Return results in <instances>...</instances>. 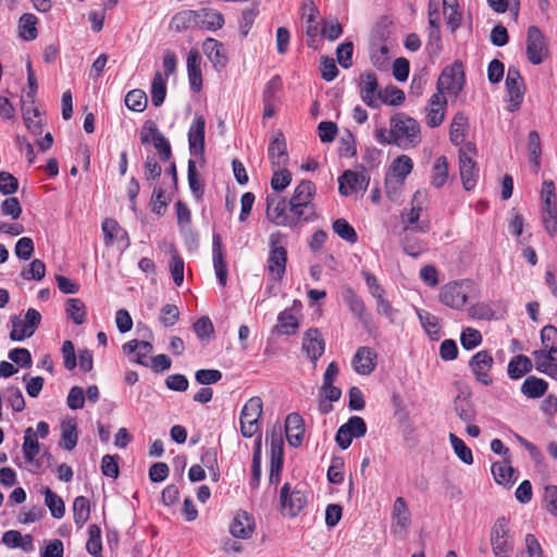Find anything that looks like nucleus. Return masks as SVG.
Listing matches in <instances>:
<instances>
[{
	"label": "nucleus",
	"mask_w": 557,
	"mask_h": 557,
	"mask_svg": "<svg viewBox=\"0 0 557 557\" xmlns=\"http://www.w3.org/2000/svg\"><path fill=\"white\" fill-rule=\"evenodd\" d=\"M45 504L49 508L51 516L61 519L65 513L64 502L49 487L45 490Z\"/></svg>",
	"instance_id": "obj_54"
},
{
	"label": "nucleus",
	"mask_w": 557,
	"mask_h": 557,
	"mask_svg": "<svg viewBox=\"0 0 557 557\" xmlns=\"http://www.w3.org/2000/svg\"><path fill=\"white\" fill-rule=\"evenodd\" d=\"M527 55L532 64H541L546 55L544 37L537 26L528 28Z\"/></svg>",
	"instance_id": "obj_15"
},
{
	"label": "nucleus",
	"mask_w": 557,
	"mask_h": 557,
	"mask_svg": "<svg viewBox=\"0 0 557 557\" xmlns=\"http://www.w3.org/2000/svg\"><path fill=\"white\" fill-rule=\"evenodd\" d=\"M223 243L220 234H213L212 236V260L214 271L219 283L222 286L226 285L227 281V264L224 260Z\"/></svg>",
	"instance_id": "obj_23"
},
{
	"label": "nucleus",
	"mask_w": 557,
	"mask_h": 557,
	"mask_svg": "<svg viewBox=\"0 0 557 557\" xmlns=\"http://www.w3.org/2000/svg\"><path fill=\"white\" fill-rule=\"evenodd\" d=\"M298 327V320L290 310L285 309L278 314L277 324L275 325V330L277 332L285 335H290L294 334Z\"/></svg>",
	"instance_id": "obj_47"
},
{
	"label": "nucleus",
	"mask_w": 557,
	"mask_h": 557,
	"mask_svg": "<svg viewBox=\"0 0 557 557\" xmlns=\"http://www.w3.org/2000/svg\"><path fill=\"white\" fill-rule=\"evenodd\" d=\"M285 433L290 446L298 447L301 445L304 440L305 425L300 414L292 412L286 417Z\"/></svg>",
	"instance_id": "obj_26"
},
{
	"label": "nucleus",
	"mask_w": 557,
	"mask_h": 557,
	"mask_svg": "<svg viewBox=\"0 0 557 557\" xmlns=\"http://www.w3.org/2000/svg\"><path fill=\"white\" fill-rule=\"evenodd\" d=\"M445 104L446 99L441 92H436L430 98L426 108V124L430 127H437L443 123Z\"/></svg>",
	"instance_id": "obj_29"
},
{
	"label": "nucleus",
	"mask_w": 557,
	"mask_h": 557,
	"mask_svg": "<svg viewBox=\"0 0 557 557\" xmlns=\"http://www.w3.org/2000/svg\"><path fill=\"white\" fill-rule=\"evenodd\" d=\"M187 180L193 195L197 199H200L203 195V183L199 177V173L196 168V162L191 159L188 161Z\"/></svg>",
	"instance_id": "obj_56"
},
{
	"label": "nucleus",
	"mask_w": 557,
	"mask_h": 557,
	"mask_svg": "<svg viewBox=\"0 0 557 557\" xmlns=\"http://www.w3.org/2000/svg\"><path fill=\"white\" fill-rule=\"evenodd\" d=\"M40 322L41 314L34 308L27 309L24 319H21L18 315H13L11 318L12 331L10 333V338L14 342H22L25 338L33 336Z\"/></svg>",
	"instance_id": "obj_5"
},
{
	"label": "nucleus",
	"mask_w": 557,
	"mask_h": 557,
	"mask_svg": "<svg viewBox=\"0 0 557 557\" xmlns=\"http://www.w3.org/2000/svg\"><path fill=\"white\" fill-rule=\"evenodd\" d=\"M459 172L463 188L471 190L476 185L479 177V169L472 157H466L465 153L459 154Z\"/></svg>",
	"instance_id": "obj_27"
},
{
	"label": "nucleus",
	"mask_w": 557,
	"mask_h": 557,
	"mask_svg": "<svg viewBox=\"0 0 557 557\" xmlns=\"http://www.w3.org/2000/svg\"><path fill=\"white\" fill-rule=\"evenodd\" d=\"M45 274H46V265L39 259L33 260L29 263L28 269H24L21 272V276L27 281H30V280L40 281L45 277Z\"/></svg>",
	"instance_id": "obj_64"
},
{
	"label": "nucleus",
	"mask_w": 557,
	"mask_h": 557,
	"mask_svg": "<svg viewBox=\"0 0 557 557\" xmlns=\"http://www.w3.org/2000/svg\"><path fill=\"white\" fill-rule=\"evenodd\" d=\"M281 512L283 516L295 518L307 506L308 495L299 484L292 488L285 483L280 492Z\"/></svg>",
	"instance_id": "obj_3"
},
{
	"label": "nucleus",
	"mask_w": 557,
	"mask_h": 557,
	"mask_svg": "<svg viewBox=\"0 0 557 557\" xmlns=\"http://www.w3.org/2000/svg\"><path fill=\"white\" fill-rule=\"evenodd\" d=\"M548 384L543 379L529 376L521 386V392L528 398H540L547 391Z\"/></svg>",
	"instance_id": "obj_38"
},
{
	"label": "nucleus",
	"mask_w": 557,
	"mask_h": 557,
	"mask_svg": "<svg viewBox=\"0 0 557 557\" xmlns=\"http://www.w3.org/2000/svg\"><path fill=\"white\" fill-rule=\"evenodd\" d=\"M102 232L104 235V245L111 246L114 242H125V247L129 246L127 232L120 226L114 219H106L102 222Z\"/></svg>",
	"instance_id": "obj_31"
},
{
	"label": "nucleus",
	"mask_w": 557,
	"mask_h": 557,
	"mask_svg": "<svg viewBox=\"0 0 557 557\" xmlns=\"http://www.w3.org/2000/svg\"><path fill=\"white\" fill-rule=\"evenodd\" d=\"M492 550L495 557H510L513 553V542L511 537L491 539Z\"/></svg>",
	"instance_id": "obj_63"
},
{
	"label": "nucleus",
	"mask_w": 557,
	"mask_h": 557,
	"mask_svg": "<svg viewBox=\"0 0 557 557\" xmlns=\"http://www.w3.org/2000/svg\"><path fill=\"white\" fill-rule=\"evenodd\" d=\"M202 50L216 71H221L226 66L227 57L222 42L214 38H207L202 42Z\"/></svg>",
	"instance_id": "obj_25"
},
{
	"label": "nucleus",
	"mask_w": 557,
	"mask_h": 557,
	"mask_svg": "<svg viewBox=\"0 0 557 557\" xmlns=\"http://www.w3.org/2000/svg\"><path fill=\"white\" fill-rule=\"evenodd\" d=\"M424 198L425 191L417 190L411 201V209L401 214L405 232L418 231L421 233H428L430 231V221H419L422 212V200Z\"/></svg>",
	"instance_id": "obj_8"
},
{
	"label": "nucleus",
	"mask_w": 557,
	"mask_h": 557,
	"mask_svg": "<svg viewBox=\"0 0 557 557\" xmlns=\"http://www.w3.org/2000/svg\"><path fill=\"white\" fill-rule=\"evenodd\" d=\"M377 96L379 107L381 103L397 107L400 106L406 99L405 92L394 85H389L384 89H380Z\"/></svg>",
	"instance_id": "obj_41"
},
{
	"label": "nucleus",
	"mask_w": 557,
	"mask_h": 557,
	"mask_svg": "<svg viewBox=\"0 0 557 557\" xmlns=\"http://www.w3.org/2000/svg\"><path fill=\"white\" fill-rule=\"evenodd\" d=\"M292 182V174L286 169V166L283 168H275L273 176L271 178V187L275 191H283Z\"/></svg>",
	"instance_id": "obj_62"
},
{
	"label": "nucleus",
	"mask_w": 557,
	"mask_h": 557,
	"mask_svg": "<svg viewBox=\"0 0 557 557\" xmlns=\"http://www.w3.org/2000/svg\"><path fill=\"white\" fill-rule=\"evenodd\" d=\"M523 81L519 70L509 66L506 76V88L509 94V110L516 111L523 100Z\"/></svg>",
	"instance_id": "obj_14"
},
{
	"label": "nucleus",
	"mask_w": 557,
	"mask_h": 557,
	"mask_svg": "<svg viewBox=\"0 0 557 557\" xmlns=\"http://www.w3.org/2000/svg\"><path fill=\"white\" fill-rule=\"evenodd\" d=\"M370 58L372 64L377 70H386L388 66V47L386 45H380L372 42L370 48Z\"/></svg>",
	"instance_id": "obj_51"
},
{
	"label": "nucleus",
	"mask_w": 557,
	"mask_h": 557,
	"mask_svg": "<svg viewBox=\"0 0 557 557\" xmlns=\"http://www.w3.org/2000/svg\"><path fill=\"white\" fill-rule=\"evenodd\" d=\"M197 10H185L176 13L172 17L171 25L177 32L181 33L188 28H197Z\"/></svg>",
	"instance_id": "obj_40"
},
{
	"label": "nucleus",
	"mask_w": 557,
	"mask_h": 557,
	"mask_svg": "<svg viewBox=\"0 0 557 557\" xmlns=\"http://www.w3.org/2000/svg\"><path fill=\"white\" fill-rule=\"evenodd\" d=\"M413 162L410 157L401 154L397 157L391 165L393 175L397 178V184L403 185L405 178L411 173Z\"/></svg>",
	"instance_id": "obj_39"
},
{
	"label": "nucleus",
	"mask_w": 557,
	"mask_h": 557,
	"mask_svg": "<svg viewBox=\"0 0 557 557\" xmlns=\"http://www.w3.org/2000/svg\"><path fill=\"white\" fill-rule=\"evenodd\" d=\"M555 352L533 351L536 370L557 380V359Z\"/></svg>",
	"instance_id": "obj_33"
},
{
	"label": "nucleus",
	"mask_w": 557,
	"mask_h": 557,
	"mask_svg": "<svg viewBox=\"0 0 557 557\" xmlns=\"http://www.w3.org/2000/svg\"><path fill=\"white\" fill-rule=\"evenodd\" d=\"M532 369V362L529 357L518 355L508 363V375L510 379L518 380Z\"/></svg>",
	"instance_id": "obj_42"
},
{
	"label": "nucleus",
	"mask_w": 557,
	"mask_h": 557,
	"mask_svg": "<svg viewBox=\"0 0 557 557\" xmlns=\"http://www.w3.org/2000/svg\"><path fill=\"white\" fill-rule=\"evenodd\" d=\"M315 195V185L311 181H301L294 190L289 203H299L308 207L313 206L312 199Z\"/></svg>",
	"instance_id": "obj_34"
},
{
	"label": "nucleus",
	"mask_w": 557,
	"mask_h": 557,
	"mask_svg": "<svg viewBox=\"0 0 557 557\" xmlns=\"http://www.w3.org/2000/svg\"><path fill=\"white\" fill-rule=\"evenodd\" d=\"M492 473L498 484L509 485L515 473L513 468L510 466V457H507L505 462H494L492 465Z\"/></svg>",
	"instance_id": "obj_44"
},
{
	"label": "nucleus",
	"mask_w": 557,
	"mask_h": 557,
	"mask_svg": "<svg viewBox=\"0 0 557 557\" xmlns=\"http://www.w3.org/2000/svg\"><path fill=\"white\" fill-rule=\"evenodd\" d=\"M262 409V399L258 396L249 398L244 405L239 417L240 433L244 437L249 438L259 433Z\"/></svg>",
	"instance_id": "obj_4"
},
{
	"label": "nucleus",
	"mask_w": 557,
	"mask_h": 557,
	"mask_svg": "<svg viewBox=\"0 0 557 557\" xmlns=\"http://www.w3.org/2000/svg\"><path fill=\"white\" fill-rule=\"evenodd\" d=\"M151 101L154 107H160L166 96V79L160 72H157L151 82Z\"/></svg>",
	"instance_id": "obj_48"
},
{
	"label": "nucleus",
	"mask_w": 557,
	"mask_h": 557,
	"mask_svg": "<svg viewBox=\"0 0 557 557\" xmlns=\"http://www.w3.org/2000/svg\"><path fill=\"white\" fill-rule=\"evenodd\" d=\"M122 350L127 356L134 355L131 361L144 367H149V361L151 360L149 356L153 350V347L149 342L132 339L122 346Z\"/></svg>",
	"instance_id": "obj_20"
},
{
	"label": "nucleus",
	"mask_w": 557,
	"mask_h": 557,
	"mask_svg": "<svg viewBox=\"0 0 557 557\" xmlns=\"http://www.w3.org/2000/svg\"><path fill=\"white\" fill-rule=\"evenodd\" d=\"M344 302L348 306L352 315L360 321L362 326L368 331H372V318L367 311L362 298L349 286L342 292Z\"/></svg>",
	"instance_id": "obj_10"
},
{
	"label": "nucleus",
	"mask_w": 557,
	"mask_h": 557,
	"mask_svg": "<svg viewBox=\"0 0 557 557\" xmlns=\"http://www.w3.org/2000/svg\"><path fill=\"white\" fill-rule=\"evenodd\" d=\"M374 138L381 145H395L403 150H410L422 141L421 127L416 119L398 112L391 116L389 129L376 128Z\"/></svg>",
	"instance_id": "obj_1"
},
{
	"label": "nucleus",
	"mask_w": 557,
	"mask_h": 557,
	"mask_svg": "<svg viewBox=\"0 0 557 557\" xmlns=\"http://www.w3.org/2000/svg\"><path fill=\"white\" fill-rule=\"evenodd\" d=\"M359 78L360 98L368 107L377 109V92H380V89L376 75L373 72H366L362 73Z\"/></svg>",
	"instance_id": "obj_16"
},
{
	"label": "nucleus",
	"mask_w": 557,
	"mask_h": 557,
	"mask_svg": "<svg viewBox=\"0 0 557 557\" xmlns=\"http://www.w3.org/2000/svg\"><path fill=\"white\" fill-rule=\"evenodd\" d=\"M267 215L268 219L278 226L290 225L293 222L288 220V202L285 198L278 196L267 197Z\"/></svg>",
	"instance_id": "obj_17"
},
{
	"label": "nucleus",
	"mask_w": 557,
	"mask_h": 557,
	"mask_svg": "<svg viewBox=\"0 0 557 557\" xmlns=\"http://www.w3.org/2000/svg\"><path fill=\"white\" fill-rule=\"evenodd\" d=\"M376 352L368 346L358 348L352 358L354 370L361 375L371 374L376 367Z\"/></svg>",
	"instance_id": "obj_21"
},
{
	"label": "nucleus",
	"mask_w": 557,
	"mask_h": 557,
	"mask_svg": "<svg viewBox=\"0 0 557 557\" xmlns=\"http://www.w3.org/2000/svg\"><path fill=\"white\" fill-rule=\"evenodd\" d=\"M197 28L215 32L223 27V14L212 8H201L197 10Z\"/></svg>",
	"instance_id": "obj_24"
},
{
	"label": "nucleus",
	"mask_w": 557,
	"mask_h": 557,
	"mask_svg": "<svg viewBox=\"0 0 557 557\" xmlns=\"http://www.w3.org/2000/svg\"><path fill=\"white\" fill-rule=\"evenodd\" d=\"M391 532L405 535L411 525V512L404 497H397L392 508Z\"/></svg>",
	"instance_id": "obj_12"
},
{
	"label": "nucleus",
	"mask_w": 557,
	"mask_h": 557,
	"mask_svg": "<svg viewBox=\"0 0 557 557\" xmlns=\"http://www.w3.org/2000/svg\"><path fill=\"white\" fill-rule=\"evenodd\" d=\"M494 364L493 356L487 350L478 351L470 359L469 367L474 374L475 379L483 385H491L493 380L488 372Z\"/></svg>",
	"instance_id": "obj_13"
},
{
	"label": "nucleus",
	"mask_w": 557,
	"mask_h": 557,
	"mask_svg": "<svg viewBox=\"0 0 557 557\" xmlns=\"http://www.w3.org/2000/svg\"><path fill=\"white\" fill-rule=\"evenodd\" d=\"M541 342L543 349L539 351L557 352V327L554 325H545L541 330Z\"/></svg>",
	"instance_id": "obj_59"
},
{
	"label": "nucleus",
	"mask_w": 557,
	"mask_h": 557,
	"mask_svg": "<svg viewBox=\"0 0 557 557\" xmlns=\"http://www.w3.org/2000/svg\"><path fill=\"white\" fill-rule=\"evenodd\" d=\"M314 215V206H301L299 203H289L288 202V220H290L293 223L290 225H286L287 227H294L299 222H308L310 221Z\"/></svg>",
	"instance_id": "obj_37"
},
{
	"label": "nucleus",
	"mask_w": 557,
	"mask_h": 557,
	"mask_svg": "<svg viewBox=\"0 0 557 557\" xmlns=\"http://www.w3.org/2000/svg\"><path fill=\"white\" fill-rule=\"evenodd\" d=\"M449 441L458 458L466 465H471L473 462L472 451L465 442L454 433H449Z\"/></svg>",
	"instance_id": "obj_60"
},
{
	"label": "nucleus",
	"mask_w": 557,
	"mask_h": 557,
	"mask_svg": "<svg viewBox=\"0 0 557 557\" xmlns=\"http://www.w3.org/2000/svg\"><path fill=\"white\" fill-rule=\"evenodd\" d=\"M37 17L32 13H24L18 20V36L27 41L34 40L38 36Z\"/></svg>",
	"instance_id": "obj_36"
},
{
	"label": "nucleus",
	"mask_w": 557,
	"mask_h": 557,
	"mask_svg": "<svg viewBox=\"0 0 557 557\" xmlns=\"http://www.w3.org/2000/svg\"><path fill=\"white\" fill-rule=\"evenodd\" d=\"M61 430L62 434L60 446L66 450L74 449L78 440L76 423L73 420L63 422L61 424Z\"/></svg>",
	"instance_id": "obj_46"
},
{
	"label": "nucleus",
	"mask_w": 557,
	"mask_h": 557,
	"mask_svg": "<svg viewBox=\"0 0 557 557\" xmlns=\"http://www.w3.org/2000/svg\"><path fill=\"white\" fill-rule=\"evenodd\" d=\"M206 121L202 115H196L188 132L189 151L191 156L202 158L205 154Z\"/></svg>",
	"instance_id": "obj_18"
},
{
	"label": "nucleus",
	"mask_w": 557,
	"mask_h": 557,
	"mask_svg": "<svg viewBox=\"0 0 557 557\" xmlns=\"http://www.w3.org/2000/svg\"><path fill=\"white\" fill-rule=\"evenodd\" d=\"M420 323L424 331L434 338L440 336V323L437 317L422 309H416Z\"/></svg>",
	"instance_id": "obj_52"
},
{
	"label": "nucleus",
	"mask_w": 557,
	"mask_h": 557,
	"mask_svg": "<svg viewBox=\"0 0 557 557\" xmlns=\"http://www.w3.org/2000/svg\"><path fill=\"white\" fill-rule=\"evenodd\" d=\"M469 129V121L465 113L455 114L449 131V138L453 145L460 146L465 143Z\"/></svg>",
	"instance_id": "obj_32"
},
{
	"label": "nucleus",
	"mask_w": 557,
	"mask_h": 557,
	"mask_svg": "<svg viewBox=\"0 0 557 557\" xmlns=\"http://www.w3.org/2000/svg\"><path fill=\"white\" fill-rule=\"evenodd\" d=\"M268 436L271 445L270 460H284V441L281 429H273Z\"/></svg>",
	"instance_id": "obj_61"
},
{
	"label": "nucleus",
	"mask_w": 557,
	"mask_h": 557,
	"mask_svg": "<svg viewBox=\"0 0 557 557\" xmlns=\"http://www.w3.org/2000/svg\"><path fill=\"white\" fill-rule=\"evenodd\" d=\"M368 184V176L350 170L345 171L338 177V190L343 196H348L357 190H366Z\"/></svg>",
	"instance_id": "obj_19"
},
{
	"label": "nucleus",
	"mask_w": 557,
	"mask_h": 557,
	"mask_svg": "<svg viewBox=\"0 0 557 557\" xmlns=\"http://www.w3.org/2000/svg\"><path fill=\"white\" fill-rule=\"evenodd\" d=\"M86 549L90 555L95 557H101V530L97 524H90L88 528V541L86 543Z\"/></svg>",
	"instance_id": "obj_55"
},
{
	"label": "nucleus",
	"mask_w": 557,
	"mask_h": 557,
	"mask_svg": "<svg viewBox=\"0 0 557 557\" xmlns=\"http://www.w3.org/2000/svg\"><path fill=\"white\" fill-rule=\"evenodd\" d=\"M66 314L77 325L86 320V307L78 298H70L66 301Z\"/></svg>",
	"instance_id": "obj_53"
},
{
	"label": "nucleus",
	"mask_w": 557,
	"mask_h": 557,
	"mask_svg": "<svg viewBox=\"0 0 557 557\" xmlns=\"http://www.w3.org/2000/svg\"><path fill=\"white\" fill-rule=\"evenodd\" d=\"M147 95L141 89H133L125 97L126 107L135 112H143L147 107Z\"/></svg>",
	"instance_id": "obj_58"
},
{
	"label": "nucleus",
	"mask_w": 557,
	"mask_h": 557,
	"mask_svg": "<svg viewBox=\"0 0 557 557\" xmlns=\"http://www.w3.org/2000/svg\"><path fill=\"white\" fill-rule=\"evenodd\" d=\"M74 523L77 528H83L90 517V504L87 497L77 496L73 503Z\"/></svg>",
	"instance_id": "obj_43"
},
{
	"label": "nucleus",
	"mask_w": 557,
	"mask_h": 557,
	"mask_svg": "<svg viewBox=\"0 0 557 557\" xmlns=\"http://www.w3.org/2000/svg\"><path fill=\"white\" fill-rule=\"evenodd\" d=\"M465 84V71L461 61H455L450 66H446L437 81V92L444 95V91L458 95Z\"/></svg>",
	"instance_id": "obj_6"
},
{
	"label": "nucleus",
	"mask_w": 557,
	"mask_h": 557,
	"mask_svg": "<svg viewBox=\"0 0 557 557\" xmlns=\"http://www.w3.org/2000/svg\"><path fill=\"white\" fill-rule=\"evenodd\" d=\"M268 153L273 169L286 166L288 154L286 141L282 133L273 137L269 145Z\"/></svg>",
	"instance_id": "obj_28"
},
{
	"label": "nucleus",
	"mask_w": 557,
	"mask_h": 557,
	"mask_svg": "<svg viewBox=\"0 0 557 557\" xmlns=\"http://www.w3.org/2000/svg\"><path fill=\"white\" fill-rule=\"evenodd\" d=\"M253 529V518L246 511L237 512L230 525L231 534L238 539H249Z\"/></svg>",
	"instance_id": "obj_30"
},
{
	"label": "nucleus",
	"mask_w": 557,
	"mask_h": 557,
	"mask_svg": "<svg viewBox=\"0 0 557 557\" xmlns=\"http://www.w3.org/2000/svg\"><path fill=\"white\" fill-rule=\"evenodd\" d=\"M187 75L190 89L199 92L202 88L201 55L195 48L190 49L186 60Z\"/></svg>",
	"instance_id": "obj_22"
},
{
	"label": "nucleus",
	"mask_w": 557,
	"mask_h": 557,
	"mask_svg": "<svg viewBox=\"0 0 557 557\" xmlns=\"http://www.w3.org/2000/svg\"><path fill=\"white\" fill-rule=\"evenodd\" d=\"M457 416L466 423H470L475 419V409L472 401L467 397L457 396L454 401Z\"/></svg>",
	"instance_id": "obj_49"
},
{
	"label": "nucleus",
	"mask_w": 557,
	"mask_h": 557,
	"mask_svg": "<svg viewBox=\"0 0 557 557\" xmlns=\"http://www.w3.org/2000/svg\"><path fill=\"white\" fill-rule=\"evenodd\" d=\"M284 235L281 232L272 233L269 237V256L267 270L274 281H282L286 272L287 250L282 246Z\"/></svg>",
	"instance_id": "obj_2"
},
{
	"label": "nucleus",
	"mask_w": 557,
	"mask_h": 557,
	"mask_svg": "<svg viewBox=\"0 0 557 557\" xmlns=\"http://www.w3.org/2000/svg\"><path fill=\"white\" fill-rule=\"evenodd\" d=\"M471 284L468 281L451 282L444 285L440 293L443 305L453 309H462L467 302Z\"/></svg>",
	"instance_id": "obj_7"
},
{
	"label": "nucleus",
	"mask_w": 557,
	"mask_h": 557,
	"mask_svg": "<svg viewBox=\"0 0 557 557\" xmlns=\"http://www.w3.org/2000/svg\"><path fill=\"white\" fill-rule=\"evenodd\" d=\"M23 453L27 462L33 463L39 454V442L37 434L32 428H27L24 434Z\"/></svg>",
	"instance_id": "obj_45"
},
{
	"label": "nucleus",
	"mask_w": 557,
	"mask_h": 557,
	"mask_svg": "<svg viewBox=\"0 0 557 557\" xmlns=\"http://www.w3.org/2000/svg\"><path fill=\"white\" fill-rule=\"evenodd\" d=\"M416 231L405 232L403 230L401 245L404 251L411 257H419L422 252L426 251V244L417 237L413 233Z\"/></svg>",
	"instance_id": "obj_35"
},
{
	"label": "nucleus",
	"mask_w": 557,
	"mask_h": 557,
	"mask_svg": "<svg viewBox=\"0 0 557 557\" xmlns=\"http://www.w3.org/2000/svg\"><path fill=\"white\" fill-rule=\"evenodd\" d=\"M301 350L312 362L313 368L317 367L319 358L324 354L325 341L322 333L315 329H308L302 336Z\"/></svg>",
	"instance_id": "obj_11"
},
{
	"label": "nucleus",
	"mask_w": 557,
	"mask_h": 557,
	"mask_svg": "<svg viewBox=\"0 0 557 557\" xmlns=\"http://www.w3.org/2000/svg\"><path fill=\"white\" fill-rule=\"evenodd\" d=\"M448 178V162L447 158L442 156L436 159L433 169L431 183L434 187L441 188Z\"/></svg>",
	"instance_id": "obj_50"
},
{
	"label": "nucleus",
	"mask_w": 557,
	"mask_h": 557,
	"mask_svg": "<svg viewBox=\"0 0 557 557\" xmlns=\"http://www.w3.org/2000/svg\"><path fill=\"white\" fill-rule=\"evenodd\" d=\"M332 228L337 236L347 243L355 244L358 240V235L355 228L345 220L337 219L333 222Z\"/></svg>",
	"instance_id": "obj_57"
},
{
	"label": "nucleus",
	"mask_w": 557,
	"mask_h": 557,
	"mask_svg": "<svg viewBox=\"0 0 557 557\" xmlns=\"http://www.w3.org/2000/svg\"><path fill=\"white\" fill-rule=\"evenodd\" d=\"M367 430L364 420L359 416H352L346 423L339 426L335 435V441L342 449H347L352 440L363 437Z\"/></svg>",
	"instance_id": "obj_9"
}]
</instances>
